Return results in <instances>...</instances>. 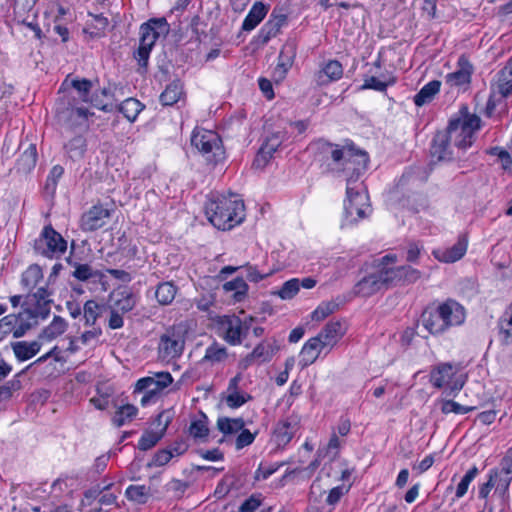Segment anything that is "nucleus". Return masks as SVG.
<instances>
[{"label":"nucleus","mask_w":512,"mask_h":512,"mask_svg":"<svg viewBox=\"0 0 512 512\" xmlns=\"http://www.w3.org/2000/svg\"><path fill=\"white\" fill-rule=\"evenodd\" d=\"M67 240L51 224L45 225L34 240L33 251L48 259H60L67 251Z\"/></svg>","instance_id":"8"},{"label":"nucleus","mask_w":512,"mask_h":512,"mask_svg":"<svg viewBox=\"0 0 512 512\" xmlns=\"http://www.w3.org/2000/svg\"><path fill=\"white\" fill-rule=\"evenodd\" d=\"M343 76V66L338 60H329L315 74L317 86H326L331 82L337 81Z\"/></svg>","instance_id":"20"},{"label":"nucleus","mask_w":512,"mask_h":512,"mask_svg":"<svg viewBox=\"0 0 512 512\" xmlns=\"http://www.w3.org/2000/svg\"><path fill=\"white\" fill-rule=\"evenodd\" d=\"M173 382V377L169 372H158L155 377H143L135 384L134 393L148 392L158 397L160 392L167 388Z\"/></svg>","instance_id":"15"},{"label":"nucleus","mask_w":512,"mask_h":512,"mask_svg":"<svg viewBox=\"0 0 512 512\" xmlns=\"http://www.w3.org/2000/svg\"><path fill=\"white\" fill-rule=\"evenodd\" d=\"M490 472H497L499 476L512 479V447L506 451L500 460L499 467L491 469Z\"/></svg>","instance_id":"59"},{"label":"nucleus","mask_w":512,"mask_h":512,"mask_svg":"<svg viewBox=\"0 0 512 512\" xmlns=\"http://www.w3.org/2000/svg\"><path fill=\"white\" fill-rule=\"evenodd\" d=\"M64 149L71 160H81L87 150L85 137L82 135H76L64 145Z\"/></svg>","instance_id":"36"},{"label":"nucleus","mask_w":512,"mask_h":512,"mask_svg":"<svg viewBox=\"0 0 512 512\" xmlns=\"http://www.w3.org/2000/svg\"><path fill=\"white\" fill-rule=\"evenodd\" d=\"M384 80H380L375 76L366 77L363 85L360 87L361 90L372 89L379 92L386 91L387 87L395 83V78L391 77L386 79L384 75H381Z\"/></svg>","instance_id":"51"},{"label":"nucleus","mask_w":512,"mask_h":512,"mask_svg":"<svg viewBox=\"0 0 512 512\" xmlns=\"http://www.w3.org/2000/svg\"><path fill=\"white\" fill-rule=\"evenodd\" d=\"M37 157L36 145L29 144L16 161V171L24 174L31 172L36 166Z\"/></svg>","instance_id":"32"},{"label":"nucleus","mask_w":512,"mask_h":512,"mask_svg":"<svg viewBox=\"0 0 512 512\" xmlns=\"http://www.w3.org/2000/svg\"><path fill=\"white\" fill-rule=\"evenodd\" d=\"M295 432L296 423H292L288 419L279 421L274 430L275 442L279 447H284L291 441Z\"/></svg>","instance_id":"34"},{"label":"nucleus","mask_w":512,"mask_h":512,"mask_svg":"<svg viewBox=\"0 0 512 512\" xmlns=\"http://www.w3.org/2000/svg\"><path fill=\"white\" fill-rule=\"evenodd\" d=\"M421 322L432 335H442L446 332L439 305L426 307L421 314Z\"/></svg>","instance_id":"19"},{"label":"nucleus","mask_w":512,"mask_h":512,"mask_svg":"<svg viewBox=\"0 0 512 512\" xmlns=\"http://www.w3.org/2000/svg\"><path fill=\"white\" fill-rule=\"evenodd\" d=\"M125 496L130 501L145 504L151 496V489L145 485H130L125 491Z\"/></svg>","instance_id":"48"},{"label":"nucleus","mask_w":512,"mask_h":512,"mask_svg":"<svg viewBox=\"0 0 512 512\" xmlns=\"http://www.w3.org/2000/svg\"><path fill=\"white\" fill-rule=\"evenodd\" d=\"M138 413V408L133 404H125L121 405L115 411V414L112 418V423L116 427H121L128 422H131Z\"/></svg>","instance_id":"43"},{"label":"nucleus","mask_w":512,"mask_h":512,"mask_svg":"<svg viewBox=\"0 0 512 512\" xmlns=\"http://www.w3.org/2000/svg\"><path fill=\"white\" fill-rule=\"evenodd\" d=\"M274 354L275 348L270 343L261 342L243 359V367L247 368L255 362L258 364L268 362L272 359Z\"/></svg>","instance_id":"21"},{"label":"nucleus","mask_w":512,"mask_h":512,"mask_svg":"<svg viewBox=\"0 0 512 512\" xmlns=\"http://www.w3.org/2000/svg\"><path fill=\"white\" fill-rule=\"evenodd\" d=\"M191 144L196 147L207 160L214 165L225 159V149L220 136L210 130L194 131L191 137Z\"/></svg>","instance_id":"9"},{"label":"nucleus","mask_w":512,"mask_h":512,"mask_svg":"<svg viewBox=\"0 0 512 512\" xmlns=\"http://www.w3.org/2000/svg\"><path fill=\"white\" fill-rule=\"evenodd\" d=\"M239 434L238 436L236 437V440H235V448L236 450H241L249 445H251L257 434H258V431H255L254 433L250 432V430L248 429H245L244 427L242 428V430H239Z\"/></svg>","instance_id":"64"},{"label":"nucleus","mask_w":512,"mask_h":512,"mask_svg":"<svg viewBox=\"0 0 512 512\" xmlns=\"http://www.w3.org/2000/svg\"><path fill=\"white\" fill-rule=\"evenodd\" d=\"M70 85L77 91L79 98L82 102H88L93 87L92 81L86 78H75L70 81Z\"/></svg>","instance_id":"56"},{"label":"nucleus","mask_w":512,"mask_h":512,"mask_svg":"<svg viewBox=\"0 0 512 512\" xmlns=\"http://www.w3.org/2000/svg\"><path fill=\"white\" fill-rule=\"evenodd\" d=\"M473 70L474 68L469 58L465 54H462L458 58L457 69L452 73H448L445 76V81L451 87L469 85L471 83Z\"/></svg>","instance_id":"16"},{"label":"nucleus","mask_w":512,"mask_h":512,"mask_svg":"<svg viewBox=\"0 0 512 512\" xmlns=\"http://www.w3.org/2000/svg\"><path fill=\"white\" fill-rule=\"evenodd\" d=\"M323 348L324 347H322L320 338H317L316 336L310 338L302 347L300 352L299 365L302 368H305L313 364L319 357V354Z\"/></svg>","instance_id":"24"},{"label":"nucleus","mask_w":512,"mask_h":512,"mask_svg":"<svg viewBox=\"0 0 512 512\" xmlns=\"http://www.w3.org/2000/svg\"><path fill=\"white\" fill-rule=\"evenodd\" d=\"M467 241L465 238H459L450 248L446 249L441 256L435 253V256L442 262L453 263L460 260L466 253Z\"/></svg>","instance_id":"39"},{"label":"nucleus","mask_w":512,"mask_h":512,"mask_svg":"<svg viewBox=\"0 0 512 512\" xmlns=\"http://www.w3.org/2000/svg\"><path fill=\"white\" fill-rule=\"evenodd\" d=\"M286 23L287 16L285 14H276L275 11H273L269 20L261 27L258 32V43L262 45L268 43L271 38L275 37L280 32L281 28Z\"/></svg>","instance_id":"18"},{"label":"nucleus","mask_w":512,"mask_h":512,"mask_svg":"<svg viewBox=\"0 0 512 512\" xmlns=\"http://www.w3.org/2000/svg\"><path fill=\"white\" fill-rule=\"evenodd\" d=\"M37 1L38 0H14V20L19 24L26 23L29 19L35 20L37 17V10L35 9Z\"/></svg>","instance_id":"26"},{"label":"nucleus","mask_w":512,"mask_h":512,"mask_svg":"<svg viewBox=\"0 0 512 512\" xmlns=\"http://www.w3.org/2000/svg\"><path fill=\"white\" fill-rule=\"evenodd\" d=\"M338 303L334 301L322 302L311 314L313 321H322L338 310Z\"/></svg>","instance_id":"57"},{"label":"nucleus","mask_w":512,"mask_h":512,"mask_svg":"<svg viewBox=\"0 0 512 512\" xmlns=\"http://www.w3.org/2000/svg\"><path fill=\"white\" fill-rule=\"evenodd\" d=\"M227 357V348L217 342H213L207 347L203 360L211 363H219L224 361Z\"/></svg>","instance_id":"52"},{"label":"nucleus","mask_w":512,"mask_h":512,"mask_svg":"<svg viewBox=\"0 0 512 512\" xmlns=\"http://www.w3.org/2000/svg\"><path fill=\"white\" fill-rule=\"evenodd\" d=\"M219 329L222 330V338L230 345H239L249 332L247 321H242L236 315H224L219 318Z\"/></svg>","instance_id":"12"},{"label":"nucleus","mask_w":512,"mask_h":512,"mask_svg":"<svg viewBox=\"0 0 512 512\" xmlns=\"http://www.w3.org/2000/svg\"><path fill=\"white\" fill-rule=\"evenodd\" d=\"M300 289V280L298 278L290 279L283 283L276 294L283 300L292 299Z\"/></svg>","instance_id":"58"},{"label":"nucleus","mask_w":512,"mask_h":512,"mask_svg":"<svg viewBox=\"0 0 512 512\" xmlns=\"http://www.w3.org/2000/svg\"><path fill=\"white\" fill-rule=\"evenodd\" d=\"M185 346V338L180 329L169 327L161 336L158 343V355L163 360L180 357Z\"/></svg>","instance_id":"11"},{"label":"nucleus","mask_w":512,"mask_h":512,"mask_svg":"<svg viewBox=\"0 0 512 512\" xmlns=\"http://www.w3.org/2000/svg\"><path fill=\"white\" fill-rule=\"evenodd\" d=\"M475 410L473 406H464L453 400H444L442 402L441 411L443 414L455 413V414H466Z\"/></svg>","instance_id":"63"},{"label":"nucleus","mask_w":512,"mask_h":512,"mask_svg":"<svg viewBox=\"0 0 512 512\" xmlns=\"http://www.w3.org/2000/svg\"><path fill=\"white\" fill-rule=\"evenodd\" d=\"M208 417L203 412H200L198 419L192 420L189 426L190 435L202 441H206L209 436Z\"/></svg>","instance_id":"44"},{"label":"nucleus","mask_w":512,"mask_h":512,"mask_svg":"<svg viewBox=\"0 0 512 512\" xmlns=\"http://www.w3.org/2000/svg\"><path fill=\"white\" fill-rule=\"evenodd\" d=\"M243 427H245V421L242 417L229 418L223 416L217 420V429L224 435L235 434L242 430Z\"/></svg>","instance_id":"46"},{"label":"nucleus","mask_w":512,"mask_h":512,"mask_svg":"<svg viewBox=\"0 0 512 512\" xmlns=\"http://www.w3.org/2000/svg\"><path fill=\"white\" fill-rule=\"evenodd\" d=\"M169 31V24L165 18H152L140 26L139 47L134 52V58L137 60L140 74L147 72L150 53L161 35H166Z\"/></svg>","instance_id":"7"},{"label":"nucleus","mask_w":512,"mask_h":512,"mask_svg":"<svg viewBox=\"0 0 512 512\" xmlns=\"http://www.w3.org/2000/svg\"><path fill=\"white\" fill-rule=\"evenodd\" d=\"M441 82L438 80H432L425 84L420 91L414 96V104L421 107L427 103H430L435 95L439 92Z\"/></svg>","instance_id":"37"},{"label":"nucleus","mask_w":512,"mask_h":512,"mask_svg":"<svg viewBox=\"0 0 512 512\" xmlns=\"http://www.w3.org/2000/svg\"><path fill=\"white\" fill-rule=\"evenodd\" d=\"M399 267L401 285L413 284L417 282L422 276V273L418 269L413 268L410 265H401Z\"/></svg>","instance_id":"60"},{"label":"nucleus","mask_w":512,"mask_h":512,"mask_svg":"<svg viewBox=\"0 0 512 512\" xmlns=\"http://www.w3.org/2000/svg\"><path fill=\"white\" fill-rule=\"evenodd\" d=\"M268 12V6L262 2H255L242 23V30L252 31L265 18Z\"/></svg>","instance_id":"31"},{"label":"nucleus","mask_w":512,"mask_h":512,"mask_svg":"<svg viewBox=\"0 0 512 512\" xmlns=\"http://www.w3.org/2000/svg\"><path fill=\"white\" fill-rule=\"evenodd\" d=\"M440 315L443 318L445 330L462 325L466 319V309L455 299L448 298L439 304Z\"/></svg>","instance_id":"13"},{"label":"nucleus","mask_w":512,"mask_h":512,"mask_svg":"<svg viewBox=\"0 0 512 512\" xmlns=\"http://www.w3.org/2000/svg\"><path fill=\"white\" fill-rule=\"evenodd\" d=\"M498 328L501 343L503 345L512 344V306L500 317Z\"/></svg>","instance_id":"41"},{"label":"nucleus","mask_w":512,"mask_h":512,"mask_svg":"<svg viewBox=\"0 0 512 512\" xmlns=\"http://www.w3.org/2000/svg\"><path fill=\"white\" fill-rule=\"evenodd\" d=\"M144 105L135 98H127L117 106V109L130 122H134L139 113L144 109Z\"/></svg>","instance_id":"42"},{"label":"nucleus","mask_w":512,"mask_h":512,"mask_svg":"<svg viewBox=\"0 0 512 512\" xmlns=\"http://www.w3.org/2000/svg\"><path fill=\"white\" fill-rule=\"evenodd\" d=\"M205 214L215 228L230 230L245 219L244 202L242 199L217 195L205 204Z\"/></svg>","instance_id":"2"},{"label":"nucleus","mask_w":512,"mask_h":512,"mask_svg":"<svg viewBox=\"0 0 512 512\" xmlns=\"http://www.w3.org/2000/svg\"><path fill=\"white\" fill-rule=\"evenodd\" d=\"M183 93V84L176 79L166 86L159 100L163 106H172L180 100Z\"/></svg>","instance_id":"35"},{"label":"nucleus","mask_w":512,"mask_h":512,"mask_svg":"<svg viewBox=\"0 0 512 512\" xmlns=\"http://www.w3.org/2000/svg\"><path fill=\"white\" fill-rule=\"evenodd\" d=\"M177 290L173 282H162L157 286L155 297L160 305H169L175 299Z\"/></svg>","instance_id":"45"},{"label":"nucleus","mask_w":512,"mask_h":512,"mask_svg":"<svg viewBox=\"0 0 512 512\" xmlns=\"http://www.w3.org/2000/svg\"><path fill=\"white\" fill-rule=\"evenodd\" d=\"M482 125L481 118L476 114H471L466 105L459 109V115L452 117L445 129L449 133V139L459 150H467L472 146L476 139V132Z\"/></svg>","instance_id":"3"},{"label":"nucleus","mask_w":512,"mask_h":512,"mask_svg":"<svg viewBox=\"0 0 512 512\" xmlns=\"http://www.w3.org/2000/svg\"><path fill=\"white\" fill-rule=\"evenodd\" d=\"M51 293L45 287H40L36 292L28 293L21 304V315L26 322L19 327L18 335H25L29 330L39 324V320H45L51 312Z\"/></svg>","instance_id":"5"},{"label":"nucleus","mask_w":512,"mask_h":512,"mask_svg":"<svg viewBox=\"0 0 512 512\" xmlns=\"http://www.w3.org/2000/svg\"><path fill=\"white\" fill-rule=\"evenodd\" d=\"M223 289L227 292L234 291V299L241 301L247 294L248 285L242 277H236L235 279L224 283Z\"/></svg>","instance_id":"50"},{"label":"nucleus","mask_w":512,"mask_h":512,"mask_svg":"<svg viewBox=\"0 0 512 512\" xmlns=\"http://www.w3.org/2000/svg\"><path fill=\"white\" fill-rule=\"evenodd\" d=\"M171 422V419L167 416L165 423L159 430H146L142 434L138 441V449L141 451H147L153 448L165 435L166 430Z\"/></svg>","instance_id":"30"},{"label":"nucleus","mask_w":512,"mask_h":512,"mask_svg":"<svg viewBox=\"0 0 512 512\" xmlns=\"http://www.w3.org/2000/svg\"><path fill=\"white\" fill-rule=\"evenodd\" d=\"M400 267H381L378 269L379 275L381 276V280L384 284V287L387 289L389 287H394L397 285H401Z\"/></svg>","instance_id":"49"},{"label":"nucleus","mask_w":512,"mask_h":512,"mask_svg":"<svg viewBox=\"0 0 512 512\" xmlns=\"http://www.w3.org/2000/svg\"><path fill=\"white\" fill-rule=\"evenodd\" d=\"M297 54V44L295 40H287L285 44L283 45L278 60L282 62H286V64H292L294 63L295 57Z\"/></svg>","instance_id":"61"},{"label":"nucleus","mask_w":512,"mask_h":512,"mask_svg":"<svg viewBox=\"0 0 512 512\" xmlns=\"http://www.w3.org/2000/svg\"><path fill=\"white\" fill-rule=\"evenodd\" d=\"M379 272L372 273L361 279L355 285V293L363 297H369L384 287Z\"/></svg>","instance_id":"25"},{"label":"nucleus","mask_w":512,"mask_h":512,"mask_svg":"<svg viewBox=\"0 0 512 512\" xmlns=\"http://www.w3.org/2000/svg\"><path fill=\"white\" fill-rule=\"evenodd\" d=\"M91 115L93 113L87 108L76 107L69 100H61L56 105L57 121L63 128L68 130L84 125Z\"/></svg>","instance_id":"10"},{"label":"nucleus","mask_w":512,"mask_h":512,"mask_svg":"<svg viewBox=\"0 0 512 512\" xmlns=\"http://www.w3.org/2000/svg\"><path fill=\"white\" fill-rule=\"evenodd\" d=\"M24 372L25 370L19 372L13 377V379L0 386V400L10 399L13 395V392L21 389L22 383L19 378Z\"/></svg>","instance_id":"55"},{"label":"nucleus","mask_w":512,"mask_h":512,"mask_svg":"<svg viewBox=\"0 0 512 512\" xmlns=\"http://www.w3.org/2000/svg\"><path fill=\"white\" fill-rule=\"evenodd\" d=\"M346 200L344 201V219L342 227L350 226L365 219L371 211L368 203V194L363 189L362 183H357L356 177L346 178Z\"/></svg>","instance_id":"6"},{"label":"nucleus","mask_w":512,"mask_h":512,"mask_svg":"<svg viewBox=\"0 0 512 512\" xmlns=\"http://www.w3.org/2000/svg\"><path fill=\"white\" fill-rule=\"evenodd\" d=\"M68 327L67 322L61 316L55 315L52 322L39 334V339L53 340L62 335Z\"/></svg>","instance_id":"38"},{"label":"nucleus","mask_w":512,"mask_h":512,"mask_svg":"<svg viewBox=\"0 0 512 512\" xmlns=\"http://www.w3.org/2000/svg\"><path fill=\"white\" fill-rule=\"evenodd\" d=\"M495 90L503 97L512 96V57L506 65L497 73Z\"/></svg>","instance_id":"28"},{"label":"nucleus","mask_w":512,"mask_h":512,"mask_svg":"<svg viewBox=\"0 0 512 512\" xmlns=\"http://www.w3.org/2000/svg\"><path fill=\"white\" fill-rule=\"evenodd\" d=\"M344 333L343 324L340 321H330L322 328L316 337L320 338L322 347H332L344 335Z\"/></svg>","instance_id":"23"},{"label":"nucleus","mask_w":512,"mask_h":512,"mask_svg":"<svg viewBox=\"0 0 512 512\" xmlns=\"http://www.w3.org/2000/svg\"><path fill=\"white\" fill-rule=\"evenodd\" d=\"M66 262L74 268L72 276L79 281L85 282L90 279H101L103 277L102 272L93 269L92 266L87 263L77 262L72 256L67 257Z\"/></svg>","instance_id":"27"},{"label":"nucleus","mask_w":512,"mask_h":512,"mask_svg":"<svg viewBox=\"0 0 512 512\" xmlns=\"http://www.w3.org/2000/svg\"><path fill=\"white\" fill-rule=\"evenodd\" d=\"M455 375L454 366L451 363H440L432 368L430 372V382L438 389L450 384Z\"/></svg>","instance_id":"22"},{"label":"nucleus","mask_w":512,"mask_h":512,"mask_svg":"<svg viewBox=\"0 0 512 512\" xmlns=\"http://www.w3.org/2000/svg\"><path fill=\"white\" fill-rule=\"evenodd\" d=\"M25 322L26 320L23 315H21V312L4 316L0 320V341L10 333H12L14 338L23 337L24 335H18L16 333L18 332L19 327Z\"/></svg>","instance_id":"29"},{"label":"nucleus","mask_w":512,"mask_h":512,"mask_svg":"<svg viewBox=\"0 0 512 512\" xmlns=\"http://www.w3.org/2000/svg\"><path fill=\"white\" fill-rule=\"evenodd\" d=\"M492 480H495L494 488H495V494H497L502 500L507 501L509 498V487L511 484L512 479L499 476L496 473L495 477H492Z\"/></svg>","instance_id":"62"},{"label":"nucleus","mask_w":512,"mask_h":512,"mask_svg":"<svg viewBox=\"0 0 512 512\" xmlns=\"http://www.w3.org/2000/svg\"><path fill=\"white\" fill-rule=\"evenodd\" d=\"M428 175L421 166H413L408 168L398 180L395 192L402 194L403 198L400 202L403 206L418 212L419 206L426 205L425 196L419 192V188L426 182Z\"/></svg>","instance_id":"4"},{"label":"nucleus","mask_w":512,"mask_h":512,"mask_svg":"<svg viewBox=\"0 0 512 512\" xmlns=\"http://www.w3.org/2000/svg\"><path fill=\"white\" fill-rule=\"evenodd\" d=\"M43 278V272L39 265H30L21 275V285L29 292L33 290Z\"/></svg>","instance_id":"40"},{"label":"nucleus","mask_w":512,"mask_h":512,"mask_svg":"<svg viewBox=\"0 0 512 512\" xmlns=\"http://www.w3.org/2000/svg\"><path fill=\"white\" fill-rule=\"evenodd\" d=\"M285 134V132L277 131L267 136L265 141L261 145V148L263 149L264 153L273 155L284 141Z\"/></svg>","instance_id":"54"},{"label":"nucleus","mask_w":512,"mask_h":512,"mask_svg":"<svg viewBox=\"0 0 512 512\" xmlns=\"http://www.w3.org/2000/svg\"><path fill=\"white\" fill-rule=\"evenodd\" d=\"M449 137V133L443 130L438 131L432 139L430 154L438 162L452 161L454 159Z\"/></svg>","instance_id":"17"},{"label":"nucleus","mask_w":512,"mask_h":512,"mask_svg":"<svg viewBox=\"0 0 512 512\" xmlns=\"http://www.w3.org/2000/svg\"><path fill=\"white\" fill-rule=\"evenodd\" d=\"M15 357L19 361H26L34 357L41 349L38 341H18L11 344Z\"/></svg>","instance_id":"33"},{"label":"nucleus","mask_w":512,"mask_h":512,"mask_svg":"<svg viewBox=\"0 0 512 512\" xmlns=\"http://www.w3.org/2000/svg\"><path fill=\"white\" fill-rule=\"evenodd\" d=\"M479 474V469L474 465L461 478L455 491L456 499L462 498L468 491L469 485Z\"/></svg>","instance_id":"53"},{"label":"nucleus","mask_w":512,"mask_h":512,"mask_svg":"<svg viewBox=\"0 0 512 512\" xmlns=\"http://www.w3.org/2000/svg\"><path fill=\"white\" fill-rule=\"evenodd\" d=\"M317 155L322 162L324 172L336 176L346 175L359 180L368 164V154L359 150L353 143L341 146L324 140L316 143Z\"/></svg>","instance_id":"1"},{"label":"nucleus","mask_w":512,"mask_h":512,"mask_svg":"<svg viewBox=\"0 0 512 512\" xmlns=\"http://www.w3.org/2000/svg\"><path fill=\"white\" fill-rule=\"evenodd\" d=\"M112 212V209L104 208L102 205L92 206L81 217V229L85 232H93L102 228L107 219L111 217Z\"/></svg>","instance_id":"14"},{"label":"nucleus","mask_w":512,"mask_h":512,"mask_svg":"<svg viewBox=\"0 0 512 512\" xmlns=\"http://www.w3.org/2000/svg\"><path fill=\"white\" fill-rule=\"evenodd\" d=\"M105 306L99 304L95 300H88L83 306V317L86 326H95L97 320L101 317V314Z\"/></svg>","instance_id":"47"}]
</instances>
